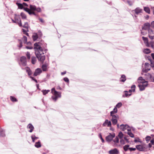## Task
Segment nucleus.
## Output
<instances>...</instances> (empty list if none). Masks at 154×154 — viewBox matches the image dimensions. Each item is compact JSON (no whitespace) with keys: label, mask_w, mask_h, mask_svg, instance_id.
I'll return each mask as SVG.
<instances>
[{"label":"nucleus","mask_w":154,"mask_h":154,"mask_svg":"<svg viewBox=\"0 0 154 154\" xmlns=\"http://www.w3.org/2000/svg\"><path fill=\"white\" fill-rule=\"evenodd\" d=\"M40 43H36L34 44V48L35 50V53L37 57L38 60L42 63H43L45 59V55H42L44 54L42 49L40 45Z\"/></svg>","instance_id":"obj_1"},{"label":"nucleus","mask_w":154,"mask_h":154,"mask_svg":"<svg viewBox=\"0 0 154 154\" xmlns=\"http://www.w3.org/2000/svg\"><path fill=\"white\" fill-rule=\"evenodd\" d=\"M124 135L121 131H120L118 134V137L116 136L113 140L112 142V146L114 147H119L120 145L119 144V137L120 139L123 138Z\"/></svg>","instance_id":"obj_2"},{"label":"nucleus","mask_w":154,"mask_h":154,"mask_svg":"<svg viewBox=\"0 0 154 154\" xmlns=\"http://www.w3.org/2000/svg\"><path fill=\"white\" fill-rule=\"evenodd\" d=\"M51 91V92L53 95L51 97V98L53 101L55 102L58 98L61 97V93L60 92L56 91L54 88H52Z\"/></svg>","instance_id":"obj_3"},{"label":"nucleus","mask_w":154,"mask_h":154,"mask_svg":"<svg viewBox=\"0 0 154 154\" xmlns=\"http://www.w3.org/2000/svg\"><path fill=\"white\" fill-rule=\"evenodd\" d=\"M36 8V7L35 5H30L29 6L30 9L27 8H23V9L24 11L27 12L29 15L33 14L36 16V14L34 11H35Z\"/></svg>","instance_id":"obj_4"},{"label":"nucleus","mask_w":154,"mask_h":154,"mask_svg":"<svg viewBox=\"0 0 154 154\" xmlns=\"http://www.w3.org/2000/svg\"><path fill=\"white\" fill-rule=\"evenodd\" d=\"M19 64L21 66H25L26 65L27 62L25 57L22 56L20 57Z\"/></svg>","instance_id":"obj_5"},{"label":"nucleus","mask_w":154,"mask_h":154,"mask_svg":"<svg viewBox=\"0 0 154 154\" xmlns=\"http://www.w3.org/2000/svg\"><path fill=\"white\" fill-rule=\"evenodd\" d=\"M111 116L112 117L111 120L112 124L113 125H116L118 122V119L119 118V116L117 115H115Z\"/></svg>","instance_id":"obj_6"},{"label":"nucleus","mask_w":154,"mask_h":154,"mask_svg":"<svg viewBox=\"0 0 154 154\" xmlns=\"http://www.w3.org/2000/svg\"><path fill=\"white\" fill-rule=\"evenodd\" d=\"M115 137V134H110L109 135L107 136L106 137V140L108 142H110L112 140H113V138ZM113 141H112V144Z\"/></svg>","instance_id":"obj_7"},{"label":"nucleus","mask_w":154,"mask_h":154,"mask_svg":"<svg viewBox=\"0 0 154 154\" xmlns=\"http://www.w3.org/2000/svg\"><path fill=\"white\" fill-rule=\"evenodd\" d=\"M149 37L151 39H154V34L153 30L151 29H149L148 30Z\"/></svg>","instance_id":"obj_8"},{"label":"nucleus","mask_w":154,"mask_h":154,"mask_svg":"<svg viewBox=\"0 0 154 154\" xmlns=\"http://www.w3.org/2000/svg\"><path fill=\"white\" fill-rule=\"evenodd\" d=\"M14 19L15 21L18 22L16 23L17 24L20 26L22 27V25L21 22V20H20V18L19 17V16H18L17 15H15Z\"/></svg>","instance_id":"obj_9"},{"label":"nucleus","mask_w":154,"mask_h":154,"mask_svg":"<svg viewBox=\"0 0 154 154\" xmlns=\"http://www.w3.org/2000/svg\"><path fill=\"white\" fill-rule=\"evenodd\" d=\"M144 66L145 69H143V72H146L150 69V68L149 67V64L148 63H145Z\"/></svg>","instance_id":"obj_10"},{"label":"nucleus","mask_w":154,"mask_h":154,"mask_svg":"<svg viewBox=\"0 0 154 154\" xmlns=\"http://www.w3.org/2000/svg\"><path fill=\"white\" fill-rule=\"evenodd\" d=\"M103 126H107L108 127H111V122L109 121L108 119H106L103 124Z\"/></svg>","instance_id":"obj_11"},{"label":"nucleus","mask_w":154,"mask_h":154,"mask_svg":"<svg viewBox=\"0 0 154 154\" xmlns=\"http://www.w3.org/2000/svg\"><path fill=\"white\" fill-rule=\"evenodd\" d=\"M42 72L41 69L38 68L35 70L34 73V75L36 76L39 75Z\"/></svg>","instance_id":"obj_12"},{"label":"nucleus","mask_w":154,"mask_h":154,"mask_svg":"<svg viewBox=\"0 0 154 154\" xmlns=\"http://www.w3.org/2000/svg\"><path fill=\"white\" fill-rule=\"evenodd\" d=\"M150 23H146L144 24V26L142 27V29L144 30H148L149 29H150Z\"/></svg>","instance_id":"obj_13"},{"label":"nucleus","mask_w":154,"mask_h":154,"mask_svg":"<svg viewBox=\"0 0 154 154\" xmlns=\"http://www.w3.org/2000/svg\"><path fill=\"white\" fill-rule=\"evenodd\" d=\"M27 129H29L28 131L30 133L33 131L34 128V126L31 123H29L27 125Z\"/></svg>","instance_id":"obj_14"},{"label":"nucleus","mask_w":154,"mask_h":154,"mask_svg":"<svg viewBox=\"0 0 154 154\" xmlns=\"http://www.w3.org/2000/svg\"><path fill=\"white\" fill-rule=\"evenodd\" d=\"M109 154H118L119 152L117 149L115 148L109 151Z\"/></svg>","instance_id":"obj_15"},{"label":"nucleus","mask_w":154,"mask_h":154,"mask_svg":"<svg viewBox=\"0 0 154 154\" xmlns=\"http://www.w3.org/2000/svg\"><path fill=\"white\" fill-rule=\"evenodd\" d=\"M128 127V125H127L122 124L120 126V129L123 131H124L126 130V128Z\"/></svg>","instance_id":"obj_16"},{"label":"nucleus","mask_w":154,"mask_h":154,"mask_svg":"<svg viewBox=\"0 0 154 154\" xmlns=\"http://www.w3.org/2000/svg\"><path fill=\"white\" fill-rule=\"evenodd\" d=\"M136 147V148L140 151H143L145 149V147L141 145H137Z\"/></svg>","instance_id":"obj_17"},{"label":"nucleus","mask_w":154,"mask_h":154,"mask_svg":"<svg viewBox=\"0 0 154 154\" xmlns=\"http://www.w3.org/2000/svg\"><path fill=\"white\" fill-rule=\"evenodd\" d=\"M142 39L144 41V43L145 44L146 46H149L148 39L147 37L144 36L142 37Z\"/></svg>","instance_id":"obj_18"},{"label":"nucleus","mask_w":154,"mask_h":154,"mask_svg":"<svg viewBox=\"0 0 154 154\" xmlns=\"http://www.w3.org/2000/svg\"><path fill=\"white\" fill-rule=\"evenodd\" d=\"M146 59L149 60L150 62L151 66L153 67L154 66V61L152 60L151 58V57L148 56L147 57Z\"/></svg>","instance_id":"obj_19"},{"label":"nucleus","mask_w":154,"mask_h":154,"mask_svg":"<svg viewBox=\"0 0 154 154\" xmlns=\"http://www.w3.org/2000/svg\"><path fill=\"white\" fill-rule=\"evenodd\" d=\"M142 11V9L139 8H137L134 10V11L136 14H138L141 12Z\"/></svg>","instance_id":"obj_20"},{"label":"nucleus","mask_w":154,"mask_h":154,"mask_svg":"<svg viewBox=\"0 0 154 154\" xmlns=\"http://www.w3.org/2000/svg\"><path fill=\"white\" fill-rule=\"evenodd\" d=\"M48 65L47 64H44L42 66V69L43 71H46L47 70Z\"/></svg>","instance_id":"obj_21"},{"label":"nucleus","mask_w":154,"mask_h":154,"mask_svg":"<svg viewBox=\"0 0 154 154\" xmlns=\"http://www.w3.org/2000/svg\"><path fill=\"white\" fill-rule=\"evenodd\" d=\"M38 38V36L37 33H34L32 36V39L34 41H36Z\"/></svg>","instance_id":"obj_22"},{"label":"nucleus","mask_w":154,"mask_h":154,"mask_svg":"<svg viewBox=\"0 0 154 154\" xmlns=\"http://www.w3.org/2000/svg\"><path fill=\"white\" fill-rule=\"evenodd\" d=\"M25 69L29 76H30L32 75V72L29 68L28 67H27L25 68Z\"/></svg>","instance_id":"obj_23"},{"label":"nucleus","mask_w":154,"mask_h":154,"mask_svg":"<svg viewBox=\"0 0 154 154\" xmlns=\"http://www.w3.org/2000/svg\"><path fill=\"white\" fill-rule=\"evenodd\" d=\"M0 135L2 137L5 136L4 130L1 128H0Z\"/></svg>","instance_id":"obj_24"},{"label":"nucleus","mask_w":154,"mask_h":154,"mask_svg":"<svg viewBox=\"0 0 154 154\" xmlns=\"http://www.w3.org/2000/svg\"><path fill=\"white\" fill-rule=\"evenodd\" d=\"M126 80V77L124 75H122L120 79V81L121 82H124Z\"/></svg>","instance_id":"obj_25"},{"label":"nucleus","mask_w":154,"mask_h":154,"mask_svg":"<svg viewBox=\"0 0 154 154\" xmlns=\"http://www.w3.org/2000/svg\"><path fill=\"white\" fill-rule=\"evenodd\" d=\"M135 85H133L131 87V88L132 89H130L128 91L129 94H131V92H134L135 90Z\"/></svg>","instance_id":"obj_26"},{"label":"nucleus","mask_w":154,"mask_h":154,"mask_svg":"<svg viewBox=\"0 0 154 154\" xmlns=\"http://www.w3.org/2000/svg\"><path fill=\"white\" fill-rule=\"evenodd\" d=\"M124 92L125 93V94L122 95V97H127L128 96H130L131 94H129L127 91H125Z\"/></svg>","instance_id":"obj_27"},{"label":"nucleus","mask_w":154,"mask_h":154,"mask_svg":"<svg viewBox=\"0 0 154 154\" xmlns=\"http://www.w3.org/2000/svg\"><path fill=\"white\" fill-rule=\"evenodd\" d=\"M138 86L140 90L141 91H143L145 88V87L142 84H139Z\"/></svg>","instance_id":"obj_28"},{"label":"nucleus","mask_w":154,"mask_h":154,"mask_svg":"<svg viewBox=\"0 0 154 154\" xmlns=\"http://www.w3.org/2000/svg\"><path fill=\"white\" fill-rule=\"evenodd\" d=\"M144 10L148 14H149L150 13V10L148 7H144Z\"/></svg>","instance_id":"obj_29"},{"label":"nucleus","mask_w":154,"mask_h":154,"mask_svg":"<svg viewBox=\"0 0 154 154\" xmlns=\"http://www.w3.org/2000/svg\"><path fill=\"white\" fill-rule=\"evenodd\" d=\"M31 137L32 138V141L33 142H34L35 141V140L36 139H38V137H36L35 135H32L31 136Z\"/></svg>","instance_id":"obj_30"},{"label":"nucleus","mask_w":154,"mask_h":154,"mask_svg":"<svg viewBox=\"0 0 154 154\" xmlns=\"http://www.w3.org/2000/svg\"><path fill=\"white\" fill-rule=\"evenodd\" d=\"M143 52L146 54H149L150 53V50L148 48H146L143 50Z\"/></svg>","instance_id":"obj_31"},{"label":"nucleus","mask_w":154,"mask_h":154,"mask_svg":"<svg viewBox=\"0 0 154 154\" xmlns=\"http://www.w3.org/2000/svg\"><path fill=\"white\" fill-rule=\"evenodd\" d=\"M35 147L38 148L40 147L41 146L40 142L39 141H38L36 142L35 144Z\"/></svg>","instance_id":"obj_32"},{"label":"nucleus","mask_w":154,"mask_h":154,"mask_svg":"<svg viewBox=\"0 0 154 154\" xmlns=\"http://www.w3.org/2000/svg\"><path fill=\"white\" fill-rule=\"evenodd\" d=\"M50 90H43L42 91V92L43 94L44 95H45L50 92Z\"/></svg>","instance_id":"obj_33"},{"label":"nucleus","mask_w":154,"mask_h":154,"mask_svg":"<svg viewBox=\"0 0 154 154\" xmlns=\"http://www.w3.org/2000/svg\"><path fill=\"white\" fill-rule=\"evenodd\" d=\"M10 99L13 102H17V99L13 96H10Z\"/></svg>","instance_id":"obj_34"},{"label":"nucleus","mask_w":154,"mask_h":154,"mask_svg":"<svg viewBox=\"0 0 154 154\" xmlns=\"http://www.w3.org/2000/svg\"><path fill=\"white\" fill-rule=\"evenodd\" d=\"M16 4L17 5L19 8L22 9L23 8V5L22 4L17 3Z\"/></svg>","instance_id":"obj_35"},{"label":"nucleus","mask_w":154,"mask_h":154,"mask_svg":"<svg viewBox=\"0 0 154 154\" xmlns=\"http://www.w3.org/2000/svg\"><path fill=\"white\" fill-rule=\"evenodd\" d=\"M36 61V58L35 57H32V64H35Z\"/></svg>","instance_id":"obj_36"},{"label":"nucleus","mask_w":154,"mask_h":154,"mask_svg":"<svg viewBox=\"0 0 154 154\" xmlns=\"http://www.w3.org/2000/svg\"><path fill=\"white\" fill-rule=\"evenodd\" d=\"M149 46L148 47H151L153 49H154V42H150L149 44Z\"/></svg>","instance_id":"obj_37"},{"label":"nucleus","mask_w":154,"mask_h":154,"mask_svg":"<svg viewBox=\"0 0 154 154\" xmlns=\"http://www.w3.org/2000/svg\"><path fill=\"white\" fill-rule=\"evenodd\" d=\"M20 16L22 19H26V15L23 12H21L20 14Z\"/></svg>","instance_id":"obj_38"},{"label":"nucleus","mask_w":154,"mask_h":154,"mask_svg":"<svg viewBox=\"0 0 154 154\" xmlns=\"http://www.w3.org/2000/svg\"><path fill=\"white\" fill-rule=\"evenodd\" d=\"M129 136L132 138H134V134L131 132H127Z\"/></svg>","instance_id":"obj_39"},{"label":"nucleus","mask_w":154,"mask_h":154,"mask_svg":"<svg viewBox=\"0 0 154 154\" xmlns=\"http://www.w3.org/2000/svg\"><path fill=\"white\" fill-rule=\"evenodd\" d=\"M22 40L23 42L24 43H26L27 41V37L25 36H23L22 38Z\"/></svg>","instance_id":"obj_40"},{"label":"nucleus","mask_w":154,"mask_h":154,"mask_svg":"<svg viewBox=\"0 0 154 154\" xmlns=\"http://www.w3.org/2000/svg\"><path fill=\"white\" fill-rule=\"evenodd\" d=\"M129 145H125L123 147V149L125 151H127L128 149H129Z\"/></svg>","instance_id":"obj_41"},{"label":"nucleus","mask_w":154,"mask_h":154,"mask_svg":"<svg viewBox=\"0 0 154 154\" xmlns=\"http://www.w3.org/2000/svg\"><path fill=\"white\" fill-rule=\"evenodd\" d=\"M22 31L23 32L24 34H26L27 36L29 35L28 33L27 32L28 31V29H23Z\"/></svg>","instance_id":"obj_42"},{"label":"nucleus","mask_w":154,"mask_h":154,"mask_svg":"<svg viewBox=\"0 0 154 154\" xmlns=\"http://www.w3.org/2000/svg\"><path fill=\"white\" fill-rule=\"evenodd\" d=\"M23 27L27 29H28V25L27 22L25 23L24 25L23 26Z\"/></svg>","instance_id":"obj_43"},{"label":"nucleus","mask_w":154,"mask_h":154,"mask_svg":"<svg viewBox=\"0 0 154 154\" xmlns=\"http://www.w3.org/2000/svg\"><path fill=\"white\" fill-rule=\"evenodd\" d=\"M120 143L121 145H124L125 144V140L123 138L120 139Z\"/></svg>","instance_id":"obj_44"},{"label":"nucleus","mask_w":154,"mask_h":154,"mask_svg":"<svg viewBox=\"0 0 154 154\" xmlns=\"http://www.w3.org/2000/svg\"><path fill=\"white\" fill-rule=\"evenodd\" d=\"M143 83L142 84V85H144V86L145 87V88L148 85V82L146 81H145V82H142Z\"/></svg>","instance_id":"obj_45"},{"label":"nucleus","mask_w":154,"mask_h":154,"mask_svg":"<svg viewBox=\"0 0 154 154\" xmlns=\"http://www.w3.org/2000/svg\"><path fill=\"white\" fill-rule=\"evenodd\" d=\"M122 105V103L119 102L116 105V108L118 107V108H119L120 107H121Z\"/></svg>","instance_id":"obj_46"},{"label":"nucleus","mask_w":154,"mask_h":154,"mask_svg":"<svg viewBox=\"0 0 154 154\" xmlns=\"http://www.w3.org/2000/svg\"><path fill=\"white\" fill-rule=\"evenodd\" d=\"M151 137L149 136H147L146 137V140L147 143H148L149 141L150 140Z\"/></svg>","instance_id":"obj_47"},{"label":"nucleus","mask_w":154,"mask_h":154,"mask_svg":"<svg viewBox=\"0 0 154 154\" xmlns=\"http://www.w3.org/2000/svg\"><path fill=\"white\" fill-rule=\"evenodd\" d=\"M143 78L142 77H139L138 79V82L140 83H141L143 82Z\"/></svg>","instance_id":"obj_48"},{"label":"nucleus","mask_w":154,"mask_h":154,"mask_svg":"<svg viewBox=\"0 0 154 154\" xmlns=\"http://www.w3.org/2000/svg\"><path fill=\"white\" fill-rule=\"evenodd\" d=\"M26 55L27 57V59H30V53L28 52H27V53H26Z\"/></svg>","instance_id":"obj_49"},{"label":"nucleus","mask_w":154,"mask_h":154,"mask_svg":"<svg viewBox=\"0 0 154 154\" xmlns=\"http://www.w3.org/2000/svg\"><path fill=\"white\" fill-rule=\"evenodd\" d=\"M19 45L18 46L20 48H21L22 46V42H21V40H19Z\"/></svg>","instance_id":"obj_50"},{"label":"nucleus","mask_w":154,"mask_h":154,"mask_svg":"<svg viewBox=\"0 0 154 154\" xmlns=\"http://www.w3.org/2000/svg\"><path fill=\"white\" fill-rule=\"evenodd\" d=\"M150 25L151 27L154 29V21H152Z\"/></svg>","instance_id":"obj_51"},{"label":"nucleus","mask_w":154,"mask_h":154,"mask_svg":"<svg viewBox=\"0 0 154 154\" xmlns=\"http://www.w3.org/2000/svg\"><path fill=\"white\" fill-rule=\"evenodd\" d=\"M128 136H126L124 137V140L126 141L127 143H129V139L127 138V137Z\"/></svg>","instance_id":"obj_52"},{"label":"nucleus","mask_w":154,"mask_h":154,"mask_svg":"<svg viewBox=\"0 0 154 154\" xmlns=\"http://www.w3.org/2000/svg\"><path fill=\"white\" fill-rule=\"evenodd\" d=\"M35 11H36L38 12H40L41 11V10L40 8H36V9L35 10Z\"/></svg>","instance_id":"obj_53"},{"label":"nucleus","mask_w":154,"mask_h":154,"mask_svg":"<svg viewBox=\"0 0 154 154\" xmlns=\"http://www.w3.org/2000/svg\"><path fill=\"white\" fill-rule=\"evenodd\" d=\"M126 130L128 131V132L131 131V128L128 125V127L126 128Z\"/></svg>","instance_id":"obj_54"},{"label":"nucleus","mask_w":154,"mask_h":154,"mask_svg":"<svg viewBox=\"0 0 154 154\" xmlns=\"http://www.w3.org/2000/svg\"><path fill=\"white\" fill-rule=\"evenodd\" d=\"M99 137L100 138V139L101 140L102 142L103 143L104 142V140H103V138H102V137L101 134H99Z\"/></svg>","instance_id":"obj_55"},{"label":"nucleus","mask_w":154,"mask_h":154,"mask_svg":"<svg viewBox=\"0 0 154 154\" xmlns=\"http://www.w3.org/2000/svg\"><path fill=\"white\" fill-rule=\"evenodd\" d=\"M37 34L38 36V37H41L42 35V33L40 31H38V34Z\"/></svg>","instance_id":"obj_56"},{"label":"nucleus","mask_w":154,"mask_h":154,"mask_svg":"<svg viewBox=\"0 0 154 154\" xmlns=\"http://www.w3.org/2000/svg\"><path fill=\"white\" fill-rule=\"evenodd\" d=\"M127 3L130 6H131L133 4V3L131 1H128Z\"/></svg>","instance_id":"obj_57"},{"label":"nucleus","mask_w":154,"mask_h":154,"mask_svg":"<svg viewBox=\"0 0 154 154\" xmlns=\"http://www.w3.org/2000/svg\"><path fill=\"white\" fill-rule=\"evenodd\" d=\"M129 149L130 150V151H135L136 150V149L135 148H129Z\"/></svg>","instance_id":"obj_58"},{"label":"nucleus","mask_w":154,"mask_h":154,"mask_svg":"<svg viewBox=\"0 0 154 154\" xmlns=\"http://www.w3.org/2000/svg\"><path fill=\"white\" fill-rule=\"evenodd\" d=\"M117 109L116 107H115L114 109H113V111L115 112V113H116L117 112Z\"/></svg>","instance_id":"obj_59"},{"label":"nucleus","mask_w":154,"mask_h":154,"mask_svg":"<svg viewBox=\"0 0 154 154\" xmlns=\"http://www.w3.org/2000/svg\"><path fill=\"white\" fill-rule=\"evenodd\" d=\"M66 82H69V79L67 77H65L63 79Z\"/></svg>","instance_id":"obj_60"},{"label":"nucleus","mask_w":154,"mask_h":154,"mask_svg":"<svg viewBox=\"0 0 154 154\" xmlns=\"http://www.w3.org/2000/svg\"><path fill=\"white\" fill-rule=\"evenodd\" d=\"M115 113H116L115 112H114L113 111H111L110 112V116H112L115 115L114 114Z\"/></svg>","instance_id":"obj_61"},{"label":"nucleus","mask_w":154,"mask_h":154,"mask_svg":"<svg viewBox=\"0 0 154 154\" xmlns=\"http://www.w3.org/2000/svg\"><path fill=\"white\" fill-rule=\"evenodd\" d=\"M26 48L27 49H32L33 48L32 47V46H26Z\"/></svg>","instance_id":"obj_62"},{"label":"nucleus","mask_w":154,"mask_h":154,"mask_svg":"<svg viewBox=\"0 0 154 154\" xmlns=\"http://www.w3.org/2000/svg\"><path fill=\"white\" fill-rule=\"evenodd\" d=\"M148 75L149 76V77L150 78H152L153 79V81H152V82H154V77H152V75H150V74H148Z\"/></svg>","instance_id":"obj_63"},{"label":"nucleus","mask_w":154,"mask_h":154,"mask_svg":"<svg viewBox=\"0 0 154 154\" xmlns=\"http://www.w3.org/2000/svg\"><path fill=\"white\" fill-rule=\"evenodd\" d=\"M151 143L152 144H153L154 143V138L150 141Z\"/></svg>","instance_id":"obj_64"}]
</instances>
